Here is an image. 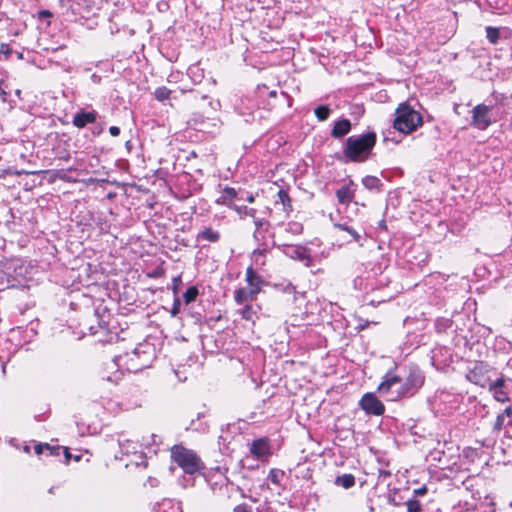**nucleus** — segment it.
Wrapping results in <instances>:
<instances>
[{
  "label": "nucleus",
  "mask_w": 512,
  "mask_h": 512,
  "mask_svg": "<svg viewBox=\"0 0 512 512\" xmlns=\"http://www.w3.org/2000/svg\"><path fill=\"white\" fill-rule=\"evenodd\" d=\"M234 512H251L246 505H238L235 507Z\"/></svg>",
  "instance_id": "obj_40"
},
{
  "label": "nucleus",
  "mask_w": 512,
  "mask_h": 512,
  "mask_svg": "<svg viewBox=\"0 0 512 512\" xmlns=\"http://www.w3.org/2000/svg\"><path fill=\"white\" fill-rule=\"evenodd\" d=\"M376 143V134L368 132L359 136L347 138L343 149L345 157L353 162L365 161Z\"/></svg>",
  "instance_id": "obj_2"
},
{
  "label": "nucleus",
  "mask_w": 512,
  "mask_h": 512,
  "mask_svg": "<svg viewBox=\"0 0 512 512\" xmlns=\"http://www.w3.org/2000/svg\"><path fill=\"white\" fill-rule=\"evenodd\" d=\"M253 314H254V312H253V309H252L251 305H246L241 310L242 318L245 319V320H252Z\"/></svg>",
  "instance_id": "obj_32"
},
{
  "label": "nucleus",
  "mask_w": 512,
  "mask_h": 512,
  "mask_svg": "<svg viewBox=\"0 0 512 512\" xmlns=\"http://www.w3.org/2000/svg\"><path fill=\"white\" fill-rule=\"evenodd\" d=\"M334 226L340 230H343V231H346L347 233H349L354 241H359V239H360L359 233L355 229L350 227L347 223H336Z\"/></svg>",
  "instance_id": "obj_25"
},
{
  "label": "nucleus",
  "mask_w": 512,
  "mask_h": 512,
  "mask_svg": "<svg viewBox=\"0 0 512 512\" xmlns=\"http://www.w3.org/2000/svg\"><path fill=\"white\" fill-rule=\"evenodd\" d=\"M335 484L345 489H349L355 485V477L350 473L337 476L335 479Z\"/></svg>",
  "instance_id": "obj_17"
},
{
  "label": "nucleus",
  "mask_w": 512,
  "mask_h": 512,
  "mask_svg": "<svg viewBox=\"0 0 512 512\" xmlns=\"http://www.w3.org/2000/svg\"><path fill=\"white\" fill-rule=\"evenodd\" d=\"M490 106L478 104L472 110L470 125L478 130H486L492 123Z\"/></svg>",
  "instance_id": "obj_5"
},
{
  "label": "nucleus",
  "mask_w": 512,
  "mask_h": 512,
  "mask_svg": "<svg viewBox=\"0 0 512 512\" xmlns=\"http://www.w3.org/2000/svg\"><path fill=\"white\" fill-rule=\"evenodd\" d=\"M198 239H203L208 242L215 243L220 239V234L218 231L213 230L212 228H204L198 234Z\"/></svg>",
  "instance_id": "obj_16"
},
{
  "label": "nucleus",
  "mask_w": 512,
  "mask_h": 512,
  "mask_svg": "<svg viewBox=\"0 0 512 512\" xmlns=\"http://www.w3.org/2000/svg\"><path fill=\"white\" fill-rule=\"evenodd\" d=\"M330 112H331L330 108L325 105H320V106L316 107L315 111H314L316 117L320 121H325L326 119H328Z\"/></svg>",
  "instance_id": "obj_27"
},
{
  "label": "nucleus",
  "mask_w": 512,
  "mask_h": 512,
  "mask_svg": "<svg viewBox=\"0 0 512 512\" xmlns=\"http://www.w3.org/2000/svg\"><path fill=\"white\" fill-rule=\"evenodd\" d=\"M40 15H41V16H51V13H50V11H48V10H44V11H41V12H40Z\"/></svg>",
  "instance_id": "obj_46"
},
{
  "label": "nucleus",
  "mask_w": 512,
  "mask_h": 512,
  "mask_svg": "<svg viewBox=\"0 0 512 512\" xmlns=\"http://www.w3.org/2000/svg\"><path fill=\"white\" fill-rule=\"evenodd\" d=\"M149 482H150L151 486H156L157 485V480L156 479H149Z\"/></svg>",
  "instance_id": "obj_48"
},
{
  "label": "nucleus",
  "mask_w": 512,
  "mask_h": 512,
  "mask_svg": "<svg viewBox=\"0 0 512 512\" xmlns=\"http://www.w3.org/2000/svg\"><path fill=\"white\" fill-rule=\"evenodd\" d=\"M423 125L422 115L408 102H402L395 110L393 127L398 132L410 134Z\"/></svg>",
  "instance_id": "obj_3"
},
{
  "label": "nucleus",
  "mask_w": 512,
  "mask_h": 512,
  "mask_svg": "<svg viewBox=\"0 0 512 512\" xmlns=\"http://www.w3.org/2000/svg\"><path fill=\"white\" fill-rule=\"evenodd\" d=\"M362 183L369 190L379 189V187L381 186L380 179L370 175L364 177Z\"/></svg>",
  "instance_id": "obj_22"
},
{
  "label": "nucleus",
  "mask_w": 512,
  "mask_h": 512,
  "mask_svg": "<svg viewBox=\"0 0 512 512\" xmlns=\"http://www.w3.org/2000/svg\"><path fill=\"white\" fill-rule=\"evenodd\" d=\"M488 390L497 402L505 403L510 401L509 390L506 384V378L503 375L497 378L496 380L490 382Z\"/></svg>",
  "instance_id": "obj_8"
},
{
  "label": "nucleus",
  "mask_w": 512,
  "mask_h": 512,
  "mask_svg": "<svg viewBox=\"0 0 512 512\" xmlns=\"http://www.w3.org/2000/svg\"><path fill=\"white\" fill-rule=\"evenodd\" d=\"M278 202H281L283 205V210L286 213H290L292 211V202L288 195V193L284 189H280L277 193Z\"/></svg>",
  "instance_id": "obj_19"
},
{
  "label": "nucleus",
  "mask_w": 512,
  "mask_h": 512,
  "mask_svg": "<svg viewBox=\"0 0 512 512\" xmlns=\"http://www.w3.org/2000/svg\"><path fill=\"white\" fill-rule=\"evenodd\" d=\"M247 201L250 202V203H253L255 201V197L254 195L250 194L248 197H247Z\"/></svg>",
  "instance_id": "obj_47"
},
{
  "label": "nucleus",
  "mask_w": 512,
  "mask_h": 512,
  "mask_svg": "<svg viewBox=\"0 0 512 512\" xmlns=\"http://www.w3.org/2000/svg\"><path fill=\"white\" fill-rule=\"evenodd\" d=\"M308 250V248L300 245L290 246L288 247L286 254L294 260L302 261L303 258H305V254L307 253Z\"/></svg>",
  "instance_id": "obj_14"
},
{
  "label": "nucleus",
  "mask_w": 512,
  "mask_h": 512,
  "mask_svg": "<svg viewBox=\"0 0 512 512\" xmlns=\"http://www.w3.org/2000/svg\"><path fill=\"white\" fill-rule=\"evenodd\" d=\"M236 196H237V191L234 188H232V187H225L223 189L221 197L217 200V203L218 204H223V205H226V206L232 208V206L234 204H232L231 201L234 198H236Z\"/></svg>",
  "instance_id": "obj_13"
},
{
  "label": "nucleus",
  "mask_w": 512,
  "mask_h": 512,
  "mask_svg": "<svg viewBox=\"0 0 512 512\" xmlns=\"http://www.w3.org/2000/svg\"><path fill=\"white\" fill-rule=\"evenodd\" d=\"M270 96L275 97L276 96V92L275 91L270 92Z\"/></svg>",
  "instance_id": "obj_50"
},
{
  "label": "nucleus",
  "mask_w": 512,
  "mask_h": 512,
  "mask_svg": "<svg viewBox=\"0 0 512 512\" xmlns=\"http://www.w3.org/2000/svg\"><path fill=\"white\" fill-rule=\"evenodd\" d=\"M50 449V445L47 444V443H40V444H37L35 445L34 447V451L37 455H42V454H46V451Z\"/></svg>",
  "instance_id": "obj_33"
},
{
  "label": "nucleus",
  "mask_w": 512,
  "mask_h": 512,
  "mask_svg": "<svg viewBox=\"0 0 512 512\" xmlns=\"http://www.w3.org/2000/svg\"><path fill=\"white\" fill-rule=\"evenodd\" d=\"M97 116L98 113L95 110L85 111L81 109L74 115L72 123L75 127L82 129L86 125L96 122Z\"/></svg>",
  "instance_id": "obj_9"
},
{
  "label": "nucleus",
  "mask_w": 512,
  "mask_h": 512,
  "mask_svg": "<svg viewBox=\"0 0 512 512\" xmlns=\"http://www.w3.org/2000/svg\"><path fill=\"white\" fill-rule=\"evenodd\" d=\"M120 447L125 454H129V453L137 454V450H138V448H140V445L136 442L126 440V441L120 443Z\"/></svg>",
  "instance_id": "obj_23"
},
{
  "label": "nucleus",
  "mask_w": 512,
  "mask_h": 512,
  "mask_svg": "<svg viewBox=\"0 0 512 512\" xmlns=\"http://www.w3.org/2000/svg\"><path fill=\"white\" fill-rule=\"evenodd\" d=\"M109 133L113 136V137H116L120 134V129L119 127L117 126H111L109 128Z\"/></svg>",
  "instance_id": "obj_39"
},
{
  "label": "nucleus",
  "mask_w": 512,
  "mask_h": 512,
  "mask_svg": "<svg viewBox=\"0 0 512 512\" xmlns=\"http://www.w3.org/2000/svg\"><path fill=\"white\" fill-rule=\"evenodd\" d=\"M415 493H416L417 495H424V494L426 493V487H421V488H419V489H416V490H415Z\"/></svg>",
  "instance_id": "obj_44"
},
{
  "label": "nucleus",
  "mask_w": 512,
  "mask_h": 512,
  "mask_svg": "<svg viewBox=\"0 0 512 512\" xmlns=\"http://www.w3.org/2000/svg\"><path fill=\"white\" fill-rule=\"evenodd\" d=\"M198 294V288L196 286H190L183 295L185 303L190 304L195 301Z\"/></svg>",
  "instance_id": "obj_26"
},
{
  "label": "nucleus",
  "mask_w": 512,
  "mask_h": 512,
  "mask_svg": "<svg viewBox=\"0 0 512 512\" xmlns=\"http://www.w3.org/2000/svg\"><path fill=\"white\" fill-rule=\"evenodd\" d=\"M400 385H402V382H400V384H399V385L393 386V389H397V388H399V387H400Z\"/></svg>",
  "instance_id": "obj_52"
},
{
  "label": "nucleus",
  "mask_w": 512,
  "mask_h": 512,
  "mask_svg": "<svg viewBox=\"0 0 512 512\" xmlns=\"http://www.w3.org/2000/svg\"><path fill=\"white\" fill-rule=\"evenodd\" d=\"M180 307H181V301L177 297V298L174 299V303H173V306H172V309H171V315L172 316L178 315L179 312H180Z\"/></svg>",
  "instance_id": "obj_35"
},
{
  "label": "nucleus",
  "mask_w": 512,
  "mask_h": 512,
  "mask_svg": "<svg viewBox=\"0 0 512 512\" xmlns=\"http://www.w3.org/2000/svg\"><path fill=\"white\" fill-rule=\"evenodd\" d=\"M250 451L257 458H262L269 454V445L266 440L258 439L253 441Z\"/></svg>",
  "instance_id": "obj_12"
},
{
  "label": "nucleus",
  "mask_w": 512,
  "mask_h": 512,
  "mask_svg": "<svg viewBox=\"0 0 512 512\" xmlns=\"http://www.w3.org/2000/svg\"><path fill=\"white\" fill-rule=\"evenodd\" d=\"M407 511L408 512H420L421 511V504L416 499H410L406 502Z\"/></svg>",
  "instance_id": "obj_30"
},
{
  "label": "nucleus",
  "mask_w": 512,
  "mask_h": 512,
  "mask_svg": "<svg viewBox=\"0 0 512 512\" xmlns=\"http://www.w3.org/2000/svg\"><path fill=\"white\" fill-rule=\"evenodd\" d=\"M253 219H254V224H255V226H256V230L260 229V228L264 225V223H265V221H264V220H262V219H257L256 217H255V218H253Z\"/></svg>",
  "instance_id": "obj_41"
},
{
  "label": "nucleus",
  "mask_w": 512,
  "mask_h": 512,
  "mask_svg": "<svg viewBox=\"0 0 512 512\" xmlns=\"http://www.w3.org/2000/svg\"><path fill=\"white\" fill-rule=\"evenodd\" d=\"M351 130V122L349 119H341L335 122L334 127L331 131L333 138H342L347 135Z\"/></svg>",
  "instance_id": "obj_11"
},
{
  "label": "nucleus",
  "mask_w": 512,
  "mask_h": 512,
  "mask_svg": "<svg viewBox=\"0 0 512 512\" xmlns=\"http://www.w3.org/2000/svg\"><path fill=\"white\" fill-rule=\"evenodd\" d=\"M508 425L512 428V420L508 422Z\"/></svg>",
  "instance_id": "obj_54"
},
{
  "label": "nucleus",
  "mask_w": 512,
  "mask_h": 512,
  "mask_svg": "<svg viewBox=\"0 0 512 512\" xmlns=\"http://www.w3.org/2000/svg\"><path fill=\"white\" fill-rule=\"evenodd\" d=\"M499 29L492 26L486 27V37L491 44H496L499 40Z\"/></svg>",
  "instance_id": "obj_24"
},
{
  "label": "nucleus",
  "mask_w": 512,
  "mask_h": 512,
  "mask_svg": "<svg viewBox=\"0 0 512 512\" xmlns=\"http://www.w3.org/2000/svg\"><path fill=\"white\" fill-rule=\"evenodd\" d=\"M301 262H303L306 267L312 266V258H311L310 250L307 251V253L305 254V258H303V260Z\"/></svg>",
  "instance_id": "obj_38"
},
{
  "label": "nucleus",
  "mask_w": 512,
  "mask_h": 512,
  "mask_svg": "<svg viewBox=\"0 0 512 512\" xmlns=\"http://www.w3.org/2000/svg\"><path fill=\"white\" fill-rule=\"evenodd\" d=\"M193 121L195 122V124H197V118H196V116L193 118Z\"/></svg>",
  "instance_id": "obj_53"
},
{
  "label": "nucleus",
  "mask_w": 512,
  "mask_h": 512,
  "mask_svg": "<svg viewBox=\"0 0 512 512\" xmlns=\"http://www.w3.org/2000/svg\"><path fill=\"white\" fill-rule=\"evenodd\" d=\"M502 414H504V418L512 416V406L506 407Z\"/></svg>",
  "instance_id": "obj_42"
},
{
  "label": "nucleus",
  "mask_w": 512,
  "mask_h": 512,
  "mask_svg": "<svg viewBox=\"0 0 512 512\" xmlns=\"http://www.w3.org/2000/svg\"><path fill=\"white\" fill-rule=\"evenodd\" d=\"M108 381H112V378L111 377H108L107 378ZM114 383H117V379L116 380H113Z\"/></svg>",
  "instance_id": "obj_51"
},
{
  "label": "nucleus",
  "mask_w": 512,
  "mask_h": 512,
  "mask_svg": "<svg viewBox=\"0 0 512 512\" xmlns=\"http://www.w3.org/2000/svg\"><path fill=\"white\" fill-rule=\"evenodd\" d=\"M264 255H265V250H260V249H257L253 252V258H254V261L256 263H261L262 265L264 264Z\"/></svg>",
  "instance_id": "obj_34"
},
{
  "label": "nucleus",
  "mask_w": 512,
  "mask_h": 512,
  "mask_svg": "<svg viewBox=\"0 0 512 512\" xmlns=\"http://www.w3.org/2000/svg\"><path fill=\"white\" fill-rule=\"evenodd\" d=\"M181 286H182L181 276L180 275L175 276L172 279V291H173L174 295H176L179 292Z\"/></svg>",
  "instance_id": "obj_31"
},
{
  "label": "nucleus",
  "mask_w": 512,
  "mask_h": 512,
  "mask_svg": "<svg viewBox=\"0 0 512 512\" xmlns=\"http://www.w3.org/2000/svg\"><path fill=\"white\" fill-rule=\"evenodd\" d=\"M205 129H206V127H204V126L199 128V130H205Z\"/></svg>",
  "instance_id": "obj_55"
},
{
  "label": "nucleus",
  "mask_w": 512,
  "mask_h": 512,
  "mask_svg": "<svg viewBox=\"0 0 512 512\" xmlns=\"http://www.w3.org/2000/svg\"><path fill=\"white\" fill-rule=\"evenodd\" d=\"M400 382V377L388 372L378 386V391L388 401H397L402 397L413 396L422 387L424 376L419 369L413 368L410 370L405 382L399 388L393 389V386L399 385Z\"/></svg>",
  "instance_id": "obj_1"
},
{
  "label": "nucleus",
  "mask_w": 512,
  "mask_h": 512,
  "mask_svg": "<svg viewBox=\"0 0 512 512\" xmlns=\"http://www.w3.org/2000/svg\"><path fill=\"white\" fill-rule=\"evenodd\" d=\"M360 407L369 415L380 416L385 412L384 404L373 393H366L362 396Z\"/></svg>",
  "instance_id": "obj_7"
},
{
  "label": "nucleus",
  "mask_w": 512,
  "mask_h": 512,
  "mask_svg": "<svg viewBox=\"0 0 512 512\" xmlns=\"http://www.w3.org/2000/svg\"><path fill=\"white\" fill-rule=\"evenodd\" d=\"M284 472L278 469H272L269 472L268 478L274 484H279L284 477Z\"/></svg>",
  "instance_id": "obj_29"
},
{
  "label": "nucleus",
  "mask_w": 512,
  "mask_h": 512,
  "mask_svg": "<svg viewBox=\"0 0 512 512\" xmlns=\"http://www.w3.org/2000/svg\"><path fill=\"white\" fill-rule=\"evenodd\" d=\"M138 457H139L140 459H144V455H143V453H142V452H140V453H139V455H138Z\"/></svg>",
  "instance_id": "obj_49"
},
{
  "label": "nucleus",
  "mask_w": 512,
  "mask_h": 512,
  "mask_svg": "<svg viewBox=\"0 0 512 512\" xmlns=\"http://www.w3.org/2000/svg\"><path fill=\"white\" fill-rule=\"evenodd\" d=\"M256 295L251 293L250 290L244 288L237 289L234 294V299L238 305H242L250 300H253Z\"/></svg>",
  "instance_id": "obj_15"
},
{
  "label": "nucleus",
  "mask_w": 512,
  "mask_h": 512,
  "mask_svg": "<svg viewBox=\"0 0 512 512\" xmlns=\"http://www.w3.org/2000/svg\"><path fill=\"white\" fill-rule=\"evenodd\" d=\"M171 459L186 474L193 475L200 473L205 468L204 463L197 453L182 445H174L171 448Z\"/></svg>",
  "instance_id": "obj_4"
},
{
  "label": "nucleus",
  "mask_w": 512,
  "mask_h": 512,
  "mask_svg": "<svg viewBox=\"0 0 512 512\" xmlns=\"http://www.w3.org/2000/svg\"><path fill=\"white\" fill-rule=\"evenodd\" d=\"M7 92L0 86V98L2 101H6Z\"/></svg>",
  "instance_id": "obj_43"
},
{
  "label": "nucleus",
  "mask_w": 512,
  "mask_h": 512,
  "mask_svg": "<svg viewBox=\"0 0 512 512\" xmlns=\"http://www.w3.org/2000/svg\"><path fill=\"white\" fill-rule=\"evenodd\" d=\"M12 53V49L11 47L6 44V43H2L0 45V54H3L5 56V58H8Z\"/></svg>",
  "instance_id": "obj_36"
},
{
  "label": "nucleus",
  "mask_w": 512,
  "mask_h": 512,
  "mask_svg": "<svg viewBox=\"0 0 512 512\" xmlns=\"http://www.w3.org/2000/svg\"><path fill=\"white\" fill-rule=\"evenodd\" d=\"M336 196L341 204H348L353 200V193L348 187H342L337 190Z\"/></svg>",
  "instance_id": "obj_18"
},
{
  "label": "nucleus",
  "mask_w": 512,
  "mask_h": 512,
  "mask_svg": "<svg viewBox=\"0 0 512 512\" xmlns=\"http://www.w3.org/2000/svg\"><path fill=\"white\" fill-rule=\"evenodd\" d=\"M61 453L64 454L65 462H68L70 459V453L67 448H63L59 445H56V446L50 445V449L46 451L47 456H54V457L60 456Z\"/></svg>",
  "instance_id": "obj_21"
},
{
  "label": "nucleus",
  "mask_w": 512,
  "mask_h": 512,
  "mask_svg": "<svg viewBox=\"0 0 512 512\" xmlns=\"http://www.w3.org/2000/svg\"><path fill=\"white\" fill-rule=\"evenodd\" d=\"M246 282L251 293L257 295L260 292L263 280L251 266L246 270Z\"/></svg>",
  "instance_id": "obj_10"
},
{
  "label": "nucleus",
  "mask_w": 512,
  "mask_h": 512,
  "mask_svg": "<svg viewBox=\"0 0 512 512\" xmlns=\"http://www.w3.org/2000/svg\"><path fill=\"white\" fill-rule=\"evenodd\" d=\"M504 414H499L496 418V421H495V424H494V429L496 431H500L504 425Z\"/></svg>",
  "instance_id": "obj_37"
},
{
  "label": "nucleus",
  "mask_w": 512,
  "mask_h": 512,
  "mask_svg": "<svg viewBox=\"0 0 512 512\" xmlns=\"http://www.w3.org/2000/svg\"><path fill=\"white\" fill-rule=\"evenodd\" d=\"M146 345H138L128 356L130 369L135 371L142 370L149 366L151 362V353L147 352L144 348Z\"/></svg>",
  "instance_id": "obj_6"
},
{
  "label": "nucleus",
  "mask_w": 512,
  "mask_h": 512,
  "mask_svg": "<svg viewBox=\"0 0 512 512\" xmlns=\"http://www.w3.org/2000/svg\"><path fill=\"white\" fill-rule=\"evenodd\" d=\"M163 505H169L172 509V512H178L179 511V507H174V505L171 504V502H167V503H164Z\"/></svg>",
  "instance_id": "obj_45"
},
{
  "label": "nucleus",
  "mask_w": 512,
  "mask_h": 512,
  "mask_svg": "<svg viewBox=\"0 0 512 512\" xmlns=\"http://www.w3.org/2000/svg\"><path fill=\"white\" fill-rule=\"evenodd\" d=\"M171 94V90L168 89L167 87L165 86H162V87H158L155 92H154V96L155 98L158 100V101H164L166 99L169 98Z\"/></svg>",
  "instance_id": "obj_28"
},
{
  "label": "nucleus",
  "mask_w": 512,
  "mask_h": 512,
  "mask_svg": "<svg viewBox=\"0 0 512 512\" xmlns=\"http://www.w3.org/2000/svg\"><path fill=\"white\" fill-rule=\"evenodd\" d=\"M232 209L240 216V218H244V217L255 218V216H256V209H254V208H249L247 206L233 205Z\"/></svg>",
  "instance_id": "obj_20"
}]
</instances>
